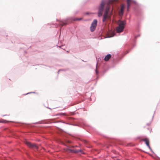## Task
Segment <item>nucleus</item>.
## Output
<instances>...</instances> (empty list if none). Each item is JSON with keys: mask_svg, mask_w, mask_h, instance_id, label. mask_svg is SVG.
Instances as JSON below:
<instances>
[{"mask_svg": "<svg viewBox=\"0 0 160 160\" xmlns=\"http://www.w3.org/2000/svg\"><path fill=\"white\" fill-rule=\"evenodd\" d=\"M114 35H115V33H114V32H111V35L110 34H108V38L112 37L114 36Z\"/></svg>", "mask_w": 160, "mask_h": 160, "instance_id": "11", "label": "nucleus"}, {"mask_svg": "<svg viewBox=\"0 0 160 160\" xmlns=\"http://www.w3.org/2000/svg\"><path fill=\"white\" fill-rule=\"evenodd\" d=\"M133 2H135V1H133Z\"/></svg>", "mask_w": 160, "mask_h": 160, "instance_id": "19", "label": "nucleus"}, {"mask_svg": "<svg viewBox=\"0 0 160 160\" xmlns=\"http://www.w3.org/2000/svg\"><path fill=\"white\" fill-rule=\"evenodd\" d=\"M67 24V23L64 22H61V23L59 24V25L60 26H63L65 25H66Z\"/></svg>", "mask_w": 160, "mask_h": 160, "instance_id": "12", "label": "nucleus"}, {"mask_svg": "<svg viewBox=\"0 0 160 160\" xmlns=\"http://www.w3.org/2000/svg\"><path fill=\"white\" fill-rule=\"evenodd\" d=\"M62 47V46H59V47L61 48Z\"/></svg>", "mask_w": 160, "mask_h": 160, "instance_id": "17", "label": "nucleus"}, {"mask_svg": "<svg viewBox=\"0 0 160 160\" xmlns=\"http://www.w3.org/2000/svg\"><path fill=\"white\" fill-rule=\"evenodd\" d=\"M97 24V21L96 19H94L91 24L90 27V31L93 32L95 31L96 29Z\"/></svg>", "mask_w": 160, "mask_h": 160, "instance_id": "4", "label": "nucleus"}, {"mask_svg": "<svg viewBox=\"0 0 160 160\" xmlns=\"http://www.w3.org/2000/svg\"><path fill=\"white\" fill-rule=\"evenodd\" d=\"M96 74H97L98 72H97V70H96Z\"/></svg>", "mask_w": 160, "mask_h": 160, "instance_id": "15", "label": "nucleus"}, {"mask_svg": "<svg viewBox=\"0 0 160 160\" xmlns=\"http://www.w3.org/2000/svg\"><path fill=\"white\" fill-rule=\"evenodd\" d=\"M107 0H102L98 8V16L100 17L102 15L104 10L105 3H106Z\"/></svg>", "mask_w": 160, "mask_h": 160, "instance_id": "2", "label": "nucleus"}, {"mask_svg": "<svg viewBox=\"0 0 160 160\" xmlns=\"http://www.w3.org/2000/svg\"><path fill=\"white\" fill-rule=\"evenodd\" d=\"M143 141H144L145 142L146 145L148 147L149 149L151 150V149L149 146V140L148 138H145L142 140Z\"/></svg>", "mask_w": 160, "mask_h": 160, "instance_id": "6", "label": "nucleus"}, {"mask_svg": "<svg viewBox=\"0 0 160 160\" xmlns=\"http://www.w3.org/2000/svg\"><path fill=\"white\" fill-rule=\"evenodd\" d=\"M131 0H127V11H129V8L130 6V3L129 2Z\"/></svg>", "mask_w": 160, "mask_h": 160, "instance_id": "9", "label": "nucleus"}, {"mask_svg": "<svg viewBox=\"0 0 160 160\" xmlns=\"http://www.w3.org/2000/svg\"><path fill=\"white\" fill-rule=\"evenodd\" d=\"M108 18V14H106L104 13L103 16V18L102 20V22H104L106 21L107 19Z\"/></svg>", "mask_w": 160, "mask_h": 160, "instance_id": "7", "label": "nucleus"}, {"mask_svg": "<svg viewBox=\"0 0 160 160\" xmlns=\"http://www.w3.org/2000/svg\"><path fill=\"white\" fill-rule=\"evenodd\" d=\"M32 93V92H29V93H27V94H26V95H27V94H28L30 93Z\"/></svg>", "mask_w": 160, "mask_h": 160, "instance_id": "16", "label": "nucleus"}, {"mask_svg": "<svg viewBox=\"0 0 160 160\" xmlns=\"http://www.w3.org/2000/svg\"><path fill=\"white\" fill-rule=\"evenodd\" d=\"M118 22L119 23L118 24V26L116 28V30L118 33H119L123 31L126 22L125 21L119 20Z\"/></svg>", "mask_w": 160, "mask_h": 160, "instance_id": "1", "label": "nucleus"}, {"mask_svg": "<svg viewBox=\"0 0 160 160\" xmlns=\"http://www.w3.org/2000/svg\"><path fill=\"white\" fill-rule=\"evenodd\" d=\"M117 1H118V0H107L106 2L107 6L106 7L104 13L106 14H108L110 8V4H112L114 2Z\"/></svg>", "mask_w": 160, "mask_h": 160, "instance_id": "3", "label": "nucleus"}, {"mask_svg": "<svg viewBox=\"0 0 160 160\" xmlns=\"http://www.w3.org/2000/svg\"><path fill=\"white\" fill-rule=\"evenodd\" d=\"M125 7V5L124 4H122L121 7V12L122 14L123 12V9Z\"/></svg>", "mask_w": 160, "mask_h": 160, "instance_id": "10", "label": "nucleus"}, {"mask_svg": "<svg viewBox=\"0 0 160 160\" xmlns=\"http://www.w3.org/2000/svg\"><path fill=\"white\" fill-rule=\"evenodd\" d=\"M111 55L110 54H108L104 58V60L105 61H108L111 58Z\"/></svg>", "mask_w": 160, "mask_h": 160, "instance_id": "8", "label": "nucleus"}, {"mask_svg": "<svg viewBox=\"0 0 160 160\" xmlns=\"http://www.w3.org/2000/svg\"><path fill=\"white\" fill-rule=\"evenodd\" d=\"M61 70H58V72H59Z\"/></svg>", "mask_w": 160, "mask_h": 160, "instance_id": "18", "label": "nucleus"}, {"mask_svg": "<svg viewBox=\"0 0 160 160\" xmlns=\"http://www.w3.org/2000/svg\"><path fill=\"white\" fill-rule=\"evenodd\" d=\"M26 144L29 147L31 148H34L36 149H38V147L37 146L34 144H32L30 142L26 141L25 142Z\"/></svg>", "mask_w": 160, "mask_h": 160, "instance_id": "5", "label": "nucleus"}, {"mask_svg": "<svg viewBox=\"0 0 160 160\" xmlns=\"http://www.w3.org/2000/svg\"><path fill=\"white\" fill-rule=\"evenodd\" d=\"M73 152H74L76 153V152H78V151L76 150V151H74Z\"/></svg>", "mask_w": 160, "mask_h": 160, "instance_id": "14", "label": "nucleus"}, {"mask_svg": "<svg viewBox=\"0 0 160 160\" xmlns=\"http://www.w3.org/2000/svg\"><path fill=\"white\" fill-rule=\"evenodd\" d=\"M82 19V18H76L74 19V20H78V21H80Z\"/></svg>", "mask_w": 160, "mask_h": 160, "instance_id": "13", "label": "nucleus"}]
</instances>
